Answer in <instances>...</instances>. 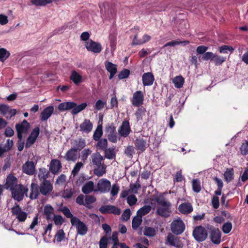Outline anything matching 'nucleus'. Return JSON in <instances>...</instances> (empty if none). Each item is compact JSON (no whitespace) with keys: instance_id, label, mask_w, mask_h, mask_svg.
I'll list each match as a JSON object with an SVG mask.
<instances>
[{"instance_id":"nucleus-45","label":"nucleus","mask_w":248,"mask_h":248,"mask_svg":"<svg viewBox=\"0 0 248 248\" xmlns=\"http://www.w3.org/2000/svg\"><path fill=\"white\" fill-rule=\"evenodd\" d=\"M10 55V53L4 48H0V61L4 62Z\"/></svg>"},{"instance_id":"nucleus-39","label":"nucleus","mask_w":248,"mask_h":248,"mask_svg":"<svg viewBox=\"0 0 248 248\" xmlns=\"http://www.w3.org/2000/svg\"><path fill=\"white\" fill-rule=\"evenodd\" d=\"M96 144V147L98 149L104 151L108 148V140L106 139H100Z\"/></svg>"},{"instance_id":"nucleus-50","label":"nucleus","mask_w":248,"mask_h":248,"mask_svg":"<svg viewBox=\"0 0 248 248\" xmlns=\"http://www.w3.org/2000/svg\"><path fill=\"white\" fill-rule=\"evenodd\" d=\"M212 61H214L216 65L219 66L226 61V58L215 54Z\"/></svg>"},{"instance_id":"nucleus-21","label":"nucleus","mask_w":248,"mask_h":248,"mask_svg":"<svg viewBox=\"0 0 248 248\" xmlns=\"http://www.w3.org/2000/svg\"><path fill=\"white\" fill-rule=\"evenodd\" d=\"M23 171L28 175H32L34 173L35 166L32 161H27L22 166Z\"/></svg>"},{"instance_id":"nucleus-44","label":"nucleus","mask_w":248,"mask_h":248,"mask_svg":"<svg viewBox=\"0 0 248 248\" xmlns=\"http://www.w3.org/2000/svg\"><path fill=\"white\" fill-rule=\"evenodd\" d=\"M54 209L49 205H46L45 206L44 209V214L46 216V219L49 220L51 218V215L53 213Z\"/></svg>"},{"instance_id":"nucleus-42","label":"nucleus","mask_w":248,"mask_h":248,"mask_svg":"<svg viewBox=\"0 0 248 248\" xmlns=\"http://www.w3.org/2000/svg\"><path fill=\"white\" fill-rule=\"evenodd\" d=\"M142 219L141 217L137 215L135 216L132 221V227L134 230H136L141 225Z\"/></svg>"},{"instance_id":"nucleus-24","label":"nucleus","mask_w":248,"mask_h":248,"mask_svg":"<svg viewBox=\"0 0 248 248\" xmlns=\"http://www.w3.org/2000/svg\"><path fill=\"white\" fill-rule=\"evenodd\" d=\"M40 193L38 185L35 183H32L31 185V193L29 198L31 200H35L38 198Z\"/></svg>"},{"instance_id":"nucleus-16","label":"nucleus","mask_w":248,"mask_h":248,"mask_svg":"<svg viewBox=\"0 0 248 248\" xmlns=\"http://www.w3.org/2000/svg\"><path fill=\"white\" fill-rule=\"evenodd\" d=\"M144 101V94L141 91L135 92L131 99V102L133 106L134 107H139L142 105Z\"/></svg>"},{"instance_id":"nucleus-64","label":"nucleus","mask_w":248,"mask_h":248,"mask_svg":"<svg viewBox=\"0 0 248 248\" xmlns=\"http://www.w3.org/2000/svg\"><path fill=\"white\" fill-rule=\"evenodd\" d=\"M65 236V233L63 230H59L56 234V237L57 242H61L62 239H64Z\"/></svg>"},{"instance_id":"nucleus-55","label":"nucleus","mask_w":248,"mask_h":248,"mask_svg":"<svg viewBox=\"0 0 248 248\" xmlns=\"http://www.w3.org/2000/svg\"><path fill=\"white\" fill-rule=\"evenodd\" d=\"M232 229V224L231 222L228 221L227 222L224 223L222 228V230L223 232L227 234L229 233Z\"/></svg>"},{"instance_id":"nucleus-28","label":"nucleus","mask_w":248,"mask_h":248,"mask_svg":"<svg viewBox=\"0 0 248 248\" xmlns=\"http://www.w3.org/2000/svg\"><path fill=\"white\" fill-rule=\"evenodd\" d=\"M179 211L183 214H188L193 211V207L189 202L182 203L179 206Z\"/></svg>"},{"instance_id":"nucleus-18","label":"nucleus","mask_w":248,"mask_h":248,"mask_svg":"<svg viewBox=\"0 0 248 248\" xmlns=\"http://www.w3.org/2000/svg\"><path fill=\"white\" fill-rule=\"evenodd\" d=\"M17 183V178L14 176L13 174H10L7 177L6 183L4 185V187L6 189H9L10 190H11L18 185Z\"/></svg>"},{"instance_id":"nucleus-29","label":"nucleus","mask_w":248,"mask_h":248,"mask_svg":"<svg viewBox=\"0 0 248 248\" xmlns=\"http://www.w3.org/2000/svg\"><path fill=\"white\" fill-rule=\"evenodd\" d=\"M154 81V77L152 73L148 72L143 74L142 82L144 86H150Z\"/></svg>"},{"instance_id":"nucleus-49","label":"nucleus","mask_w":248,"mask_h":248,"mask_svg":"<svg viewBox=\"0 0 248 248\" xmlns=\"http://www.w3.org/2000/svg\"><path fill=\"white\" fill-rule=\"evenodd\" d=\"M192 188L195 192L199 193L201 190L200 182L199 179H193L192 182Z\"/></svg>"},{"instance_id":"nucleus-5","label":"nucleus","mask_w":248,"mask_h":248,"mask_svg":"<svg viewBox=\"0 0 248 248\" xmlns=\"http://www.w3.org/2000/svg\"><path fill=\"white\" fill-rule=\"evenodd\" d=\"M105 132L109 141L112 143L117 142L118 137L116 132V127L113 123L108 124L106 125Z\"/></svg>"},{"instance_id":"nucleus-36","label":"nucleus","mask_w":248,"mask_h":248,"mask_svg":"<svg viewBox=\"0 0 248 248\" xmlns=\"http://www.w3.org/2000/svg\"><path fill=\"white\" fill-rule=\"evenodd\" d=\"M103 134V126L102 124H98L96 128L94 131L93 135V139L95 141L99 140Z\"/></svg>"},{"instance_id":"nucleus-41","label":"nucleus","mask_w":248,"mask_h":248,"mask_svg":"<svg viewBox=\"0 0 248 248\" xmlns=\"http://www.w3.org/2000/svg\"><path fill=\"white\" fill-rule=\"evenodd\" d=\"M56 0H31V2L36 6H43L47 4L52 3Z\"/></svg>"},{"instance_id":"nucleus-37","label":"nucleus","mask_w":248,"mask_h":248,"mask_svg":"<svg viewBox=\"0 0 248 248\" xmlns=\"http://www.w3.org/2000/svg\"><path fill=\"white\" fill-rule=\"evenodd\" d=\"M185 79L182 76L175 77L172 80L174 86L177 88H181L183 87Z\"/></svg>"},{"instance_id":"nucleus-14","label":"nucleus","mask_w":248,"mask_h":248,"mask_svg":"<svg viewBox=\"0 0 248 248\" xmlns=\"http://www.w3.org/2000/svg\"><path fill=\"white\" fill-rule=\"evenodd\" d=\"M38 186L40 192L43 196L49 195L53 190V185L50 181L41 182Z\"/></svg>"},{"instance_id":"nucleus-34","label":"nucleus","mask_w":248,"mask_h":248,"mask_svg":"<svg viewBox=\"0 0 248 248\" xmlns=\"http://www.w3.org/2000/svg\"><path fill=\"white\" fill-rule=\"evenodd\" d=\"M94 183L93 181H90L86 183L82 187V191L85 194H89L93 191L94 192Z\"/></svg>"},{"instance_id":"nucleus-30","label":"nucleus","mask_w":248,"mask_h":248,"mask_svg":"<svg viewBox=\"0 0 248 248\" xmlns=\"http://www.w3.org/2000/svg\"><path fill=\"white\" fill-rule=\"evenodd\" d=\"M53 111L54 108L53 106H48L46 108L41 114V120L44 121L47 120L51 116Z\"/></svg>"},{"instance_id":"nucleus-59","label":"nucleus","mask_w":248,"mask_h":248,"mask_svg":"<svg viewBox=\"0 0 248 248\" xmlns=\"http://www.w3.org/2000/svg\"><path fill=\"white\" fill-rule=\"evenodd\" d=\"M53 220L56 225H61L64 222V219L61 215H54Z\"/></svg>"},{"instance_id":"nucleus-57","label":"nucleus","mask_w":248,"mask_h":248,"mask_svg":"<svg viewBox=\"0 0 248 248\" xmlns=\"http://www.w3.org/2000/svg\"><path fill=\"white\" fill-rule=\"evenodd\" d=\"M73 194V191L72 188H67L62 192V197L64 199L70 198Z\"/></svg>"},{"instance_id":"nucleus-25","label":"nucleus","mask_w":248,"mask_h":248,"mask_svg":"<svg viewBox=\"0 0 248 248\" xmlns=\"http://www.w3.org/2000/svg\"><path fill=\"white\" fill-rule=\"evenodd\" d=\"M10 111L11 112L13 111V113H12L11 116H6V118L10 119L13 116H14L16 113V109H11L10 107L7 105L4 104H0V112L3 115H6L8 112Z\"/></svg>"},{"instance_id":"nucleus-10","label":"nucleus","mask_w":248,"mask_h":248,"mask_svg":"<svg viewBox=\"0 0 248 248\" xmlns=\"http://www.w3.org/2000/svg\"><path fill=\"white\" fill-rule=\"evenodd\" d=\"M96 198L93 196L86 195L84 197L83 195L78 196V204L85 206L88 208L92 207L91 204L96 201Z\"/></svg>"},{"instance_id":"nucleus-63","label":"nucleus","mask_w":248,"mask_h":248,"mask_svg":"<svg viewBox=\"0 0 248 248\" xmlns=\"http://www.w3.org/2000/svg\"><path fill=\"white\" fill-rule=\"evenodd\" d=\"M131 216V211L129 209H126L124 211L122 215V219L123 221L128 220Z\"/></svg>"},{"instance_id":"nucleus-15","label":"nucleus","mask_w":248,"mask_h":248,"mask_svg":"<svg viewBox=\"0 0 248 248\" xmlns=\"http://www.w3.org/2000/svg\"><path fill=\"white\" fill-rule=\"evenodd\" d=\"M30 127L29 123L24 120L20 124H17L16 125V130L17 133V138L19 140L22 139V133L26 132Z\"/></svg>"},{"instance_id":"nucleus-7","label":"nucleus","mask_w":248,"mask_h":248,"mask_svg":"<svg viewBox=\"0 0 248 248\" xmlns=\"http://www.w3.org/2000/svg\"><path fill=\"white\" fill-rule=\"evenodd\" d=\"M172 232L176 235L182 234L185 231V225L181 219L174 220L170 224Z\"/></svg>"},{"instance_id":"nucleus-2","label":"nucleus","mask_w":248,"mask_h":248,"mask_svg":"<svg viewBox=\"0 0 248 248\" xmlns=\"http://www.w3.org/2000/svg\"><path fill=\"white\" fill-rule=\"evenodd\" d=\"M92 162L97 167L94 169V173L98 176H101L106 173V167L104 163H102L104 160L103 156L99 153H95L92 155Z\"/></svg>"},{"instance_id":"nucleus-60","label":"nucleus","mask_w":248,"mask_h":248,"mask_svg":"<svg viewBox=\"0 0 248 248\" xmlns=\"http://www.w3.org/2000/svg\"><path fill=\"white\" fill-rule=\"evenodd\" d=\"M215 54L212 52H206L202 57V59L203 61H212L214 59Z\"/></svg>"},{"instance_id":"nucleus-11","label":"nucleus","mask_w":248,"mask_h":248,"mask_svg":"<svg viewBox=\"0 0 248 248\" xmlns=\"http://www.w3.org/2000/svg\"><path fill=\"white\" fill-rule=\"evenodd\" d=\"M210 231L211 241L215 244H219L221 241V234L218 229L210 226L207 227Z\"/></svg>"},{"instance_id":"nucleus-26","label":"nucleus","mask_w":248,"mask_h":248,"mask_svg":"<svg viewBox=\"0 0 248 248\" xmlns=\"http://www.w3.org/2000/svg\"><path fill=\"white\" fill-rule=\"evenodd\" d=\"M80 130L84 133H90L93 127V124L89 120L85 119L79 125Z\"/></svg>"},{"instance_id":"nucleus-61","label":"nucleus","mask_w":248,"mask_h":248,"mask_svg":"<svg viewBox=\"0 0 248 248\" xmlns=\"http://www.w3.org/2000/svg\"><path fill=\"white\" fill-rule=\"evenodd\" d=\"M127 202L128 204L130 206H132L136 203L137 202V198H136L135 195H131L127 197Z\"/></svg>"},{"instance_id":"nucleus-23","label":"nucleus","mask_w":248,"mask_h":248,"mask_svg":"<svg viewBox=\"0 0 248 248\" xmlns=\"http://www.w3.org/2000/svg\"><path fill=\"white\" fill-rule=\"evenodd\" d=\"M135 144L139 153L144 151L148 145L146 140L140 138H137L135 140Z\"/></svg>"},{"instance_id":"nucleus-48","label":"nucleus","mask_w":248,"mask_h":248,"mask_svg":"<svg viewBox=\"0 0 248 248\" xmlns=\"http://www.w3.org/2000/svg\"><path fill=\"white\" fill-rule=\"evenodd\" d=\"M146 109L143 107L138 109L135 113V116L138 121L142 119V117L145 115Z\"/></svg>"},{"instance_id":"nucleus-56","label":"nucleus","mask_w":248,"mask_h":248,"mask_svg":"<svg viewBox=\"0 0 248 248\" xmlns=\"http://www.w3.org/2000/svg\"><path fill=\"white\" fill-rule=\"evenodd\" d=\"M59 211L62 212L67 218H72L73 217L72 214L71 213L69 209L66 206L60 208Z\"/></svg>"},{"instance_id":"nucleus-17","label":"nucleus","mask_w":248,"mask_h":248,"mask_svg":"<svg viewBox=\"0 0 248 248\" xmlns=\"http://www.w3.org/2000/svg\"><path fill=\"white\" fill-rule=\"evenodd\" d=\"M131 131L128 121L124 120L123 122L122 125L119 127L118 133L121 137L125 138L129 135Z\"/></svg>"},{"instance_id":"nucleus-6","label":"nucleus","mask_w":248,"mask_h":248,"mask_svg":"<svg viewBox=\"0 0 248 248\" xmlns=\"http://www.w3.org/2000/svg\"><path fill=\"white\" fill-rule=\"evenodd\" d=\"M58 109L61 111L70 110L73 115L78 114V104L73 102H66L60 103Z\"/></svg>"},{"instance_id":"nucleus-52","label":"nucleus","mask_w":248,"mask_h":248,"mask_svg":"<svg viewBox=\"0 0 248 248\" xmlns=\"http://www.w3.org/2000/svg\"><path fill=\"white\" fill-rule=\"evenodd\" d=\"M91 153L92 151L89 148L85 149L81 151L80 156L83 163L85 162V160L87 159L88 156Z\"/></svg>"},{"instance_id":"nucleus-62","label":"nucleus","mask_w":248,"mask_h":248,"mask_svg":"<svg viewBox=\"0 0 248 248\" xmlns=\"http://www.w3.org/2000/svg\"><path fill=\"white\" fill-rule=\"evenodd\" d=\"M130 75V71L124 69L118 75V78L120 79L127 78Z\"/></svg>"},{"instance_id":"nucleus-22","label":"nucleus","mask_w":248,"mask_h":248,"mask_svg":"<svg viewBox=\"0 0 248 248\" xmlns=\"http://www.w3.org/2000/svg\"><path fill=\"white\" fill-rule=\"evenodd\" d=\"M167 240L170 245L176 248H182L184 246L183 243L177 238L172 235H169Z\"/></svg>"},{"instance_id":"nucleus-53","label":"nucleus","mask_w":248,"mask_h":248,"mask_svg":"<svg viewBox=\"0 0 248 248\" xmlns=\"http://www.w3.org/2000/svg\"><path fill=\"white\" fill-rule=\"evenodd\" d=\"M138 181L133 184H130L129 191L134 194H137L138 190L141 187V185L138 182Z\"/></svg>"},{"instance_id":"nucleus-51","label":"nucleus","mask_w":248,"mask_h":248,"mask_svg":"<svg viewBox=\"0 0 248 248\" xmlns=\"http://www.w3.org/2000/svg\"><path fill=\"white\" fill-rule=\"evenodd\" d=\"M135 153L134 148L132 145L127 146L124 151V153L128 158H131Z\"/></svg>"},{"instance_id":"nucleus-1","label":"nucleus","mask_w":248,"mask_h":248,"mask_svg":"<svg viewBox=\"0 0 248 248\" xmlns=\"http://www.w3.org/2000/svg\"><path fill=\"white\" fill-rule=\"evenodd\" d=\"M158 206L156 207V214L158 216L168 217L170 216L171 203L168 202L163 196L155 198Z\"/></svg>"},{"instance_id":"nucleus-4","label":"nucleus","mask_w":248,"mask_h":248,"mask_svg":"<svg viewBox=\"0 0 248 248\" xmlns=\"http://www.w3.org/2000/svg\"><path fill=\"white\" fill-rule=\"evenodd\" d=\"M208 233L205 228L202 226L196 227L193 231V236L199 242L204 241L207 237Z\"/></svg>"},{"instance_id":"nucleus-32","label":"nucleus","mask_w":248,"mask_h":248,"mask_svg":"<svg viewBox=\"0 0 248 248\" xmlns=\"http://www.w3.org/2000/svg\"><path fill=\"white\" fill-rule=\"evenodd\" d=\"M138 35H135L133 40L132 44L133 45H141L143 44L146 43L151 39V37L147 34L143 36L142 38L141 39H138Z\"/></svg>"},{"instance_id":"nucleus-54","label":"nucleus","mask_w":248,"mask_h":248,"mask_svg":"<svg viewBox=\"0 0 248 248\" xmlns=\"http://www.w3.org/2000/svg\"><path fill=\"white\" fill-rule=\"evenodd\" d=\"M218 50L220 53H227L228 51L232 53L234 50V48L231 46L223 45L219 47Z\"/></svg>"},{"instance_id":"nucleus-31","label":"nucleus","mask_w":248,"mask_h":248,"mask_svg":"<svg viewBox=\"0 0 248 248\" xmlns=\"http://www.w3.org/2000/svg\"><path fill=\"white\" fill-rule=\"evenodd\" d=\"M49 175V171L45 168H40L39 170L38 177L41 182L49 181L47 179Z\"/></svg>"},{"instance_id":"nucleus-33","label":"nucleus","mask_w":248,"mask_h":248,"mask_svg":"<svg viewBox=\"0 0 248 248\" xmlns=\"http://www.w3.org/2000/svg\"><path fill=\"white\" fill-rule=\"evenodd\" d=\"M104 152V157L108 159H115L116 151L114 147L107 148L103 151Z\"/></svg>"},{"instance_id":"nucleus-12","label":"nucleus","mask_w":248,"mask_h":248,"mask_svg":"<svg viewBox=\"0 0 248 248\" xmlns=\"http://www.w3.org/2000/svg\"><path fill=\"white\" fill-rule=\"evenodd\" d=\"M85 46L89 51L94 53H99L102 49L101 45L100 43L94 42L91 39L85 42Z\"/></svg>"},{"instance_id":"nucleus-40","label":"nucleus","mask_w":248,"mask_h":248,"mask_svg":"<svg viewBox=\"0 0 248 248\" xmlns=\"http://www.w3.org/2000/svg\"><path fill=\"white\" fill-rule=\"evenodd\" d=\"M143 234L147 237H154L156 234L155 229L151 227H145L143 231Z\"/></svg>"},{"instance_id":"nucleus-43","label":"nucleus","mask_w":248,"mask_h":248,"mask_svg":"<svg viewBox=\"0 0 248 248\" xmlns=\"http://www.w3.org/2000/svg\"><path fill=\"white\" fill-rule=\"evenodd\" d=\"M88 231L87 225L78 219V234L84 235Z\"/></svg>"},{"instance_id":"nucleus-20","label":"nucleus","mask_w":248,"mask_h":248,"mask_svg":"<svg viewBox=\"0 0 248 248\" xmlns=\"http://www.w3.org/2000/svg\"><path fill=\"white\" fill-rule=\"evenodd\" d=\"M105 66L107 70L110 74L109 79H112L117 73V65L109 61H106L105 62Z\"/></svg>"},{"instance_id":"nucleus-8","label":"nucleus","mask_w":248,"mask_h":248,"mask_svg":"<svg viewBox=\"0 0 248 248\" xmlns=\"http://www.w3.org/2000/svg\"><path fill=\"white\" fill-rule=\"evenodd\" d=\"M11 213L12 215L16 216L19 222H24L28 216L27 213L22 211L21 207L17 204H16L11 208Z\"/></svg>"},{"instance_id":"nucleus-9","label":"nucleus","mask_w":248,"mask_h":248,"mask_svg":"<svg viewBox=\"0 0 248 248\" xmlns=\"http://www.w3.org/2000/svg\"><path fill=\"white\" fill-rule=\"evenodd\" d=\"M111 187V184L109 180L106 179H101L98 181L96 188H95L94 192H100L101 193L108 192Z\"/></svg>"},{"instance_id":"nucleus-38","label":"nucleus","mask_w":248,"mask_h":248,"mask_svg":"<svg viewBox=\"0 0 248 248\" xmlns=\"http://www.w3.org/2000/svg\"><path fill=\"white\" fill-rule=\"evenodd\" d=\"M151 209L150 205H144L137 211V215L142 217L143 216L148 214L151 211Z\"/></svg>"},{"instance_id":"nucleus-46","label":"nucleus","mask_w":248,"mask_h":248,"mask_svg":"<svg viewBox=\"0 0 248 248\" xmlns=\"http://www.w3.org/2000/svg\"><path fill=\"white\" fill-rule=\"evenodd\" d=\"M189 43V42L188 41H178L177 40H173L171 42H169L167 43L165 45L164 47L166 46H174L176 45H179L180 44H183L184 45H188Z\"/></svg>"},{"instance_id":"nucleus-3","label":"nucleus","mask_w":248,"mask_h":248,"mask_svg":"<svg viewBox=\"0 0 248 248\" xmlns=\"http://www.w3.org/2000/svg\"><path fill=\"white\" fill-rule=\"evenodd\" d=\"M10 190L11 191L13 198L15 200L20 202L23 200L24 194L27 196L28 188L24 187L22 185H18Z\"/></svg>"},{"instance_id":"nucleus-58","label":"nucleus","mask_w":248,"mask_h":248,"mask_svg":"<svg viewBox=\"0 0 248 248\" xmlns=\"http://www.w3.org/2000/svg\"><path fill=\"white\" fill-rule=\"evenodd\" d=\"M108 244V239L107 237L104 236L102 237L99 241V248H107Z\"/></svg>"},{"instance_id":"nucleus-35","label":"nucleus","mask_w":248,"mask_h":248,"mask_svg":"<svg viewBox=\"0 0 248 248\" xmlns=\"http://www.w3.org/2000/svg\"><path fill=\"white\" fill-rule=\"evenodd\" d=\"M224 178L227 183L231 182L234 178V170L233 168H228L224 173Z\"/></svg>"},{"instance_id":"nucleus-19","label":"nucleus","mask_w":248,"mask_h":248,"mask_svg":"<svg viewBox=\"0 0 248 248\" xmlns=\"http://www.w3.org/2000/svg\"><path fill=\"white\" fill-rule=\"evenodd\" d=\"M62 167V166L60 161L54 159L51 160L50 163L49 170L53 174H56L59 173Z\"/></svg>"},{"instance_id":"nucleus-47","label":"nucleus","mask_w":248,"mask_h":248,"mask_svg":"<svg viewBox=\"0 0 248 248\" xmlns=\"http://www.w3.org/2000/svg\"><path fill=\"white\" fill-rule=\"evenodd\" d=\"M240 151L242 155H246L248 154V140H245V142L242 143L240 147Z\"/></svg>"},{"instance_id":"nucleus-13","label":"nucleus","mask_w":248,"mask_h":248,"mask_svg":"<svg viewBox=\"0 0 248 248\" xmlns=\"http://www.w3.org/2000/svg\"><path fill=\"white\" fill-rule=\"evenodd\" d=\"M99 211L103 214H113L115 215H119L121 210L114 205H106L100 207Z\"/></svg>"},{"instance_id":"nucleus-27","label":"nucleus","mask_w":248,"mask_h":248,"mask_svg":"<svg viewBox=\"0 0 248 248\" xmlns=\"http://www.w3.org/2000/svg\"><path fill=\"white\" fill-rule=\"evenodd\" d=\"M77 156L78 149L71 148L67 152L64 157L67 161H75L77 159Z\"/></svg>"}]
</instances>
